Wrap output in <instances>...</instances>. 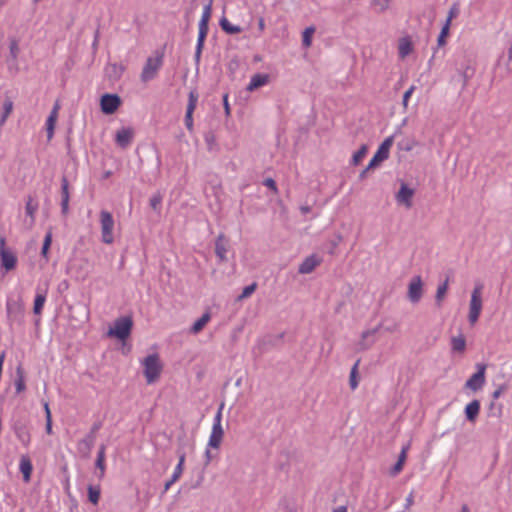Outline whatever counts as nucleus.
Here are the masks:
<instances>
[{
    "instance_id": "f257e3e1",
    "label": "nucleus",
    "mask_w": 512,
    "mask_h": 512,
    "mask_svg": "<svg viewBox=\"0 0 512 512\" xmlns=\"http://www.w3.org/2000/svg\"><path fill=\"white\" fill-rule=\"evenodd\" d=\"M144 375L148 384L154 383L162 372V364L158 354L148 355L143 359Z\"/></svg>"
},
{
    "instance_id": "f03ea898",
    "label": "nucleus",
    "mask_w": 512,
    "mask_h": 512,
    "mask_svg": "<svg viewBox=\"0 0 512 512\" xmlns=\"http://www.w3.org/2000/svg\"><path fill=\"white\" fill-rule=\"evenodd\" d=\"M132 326L133 321L131 317L125 316L117 318L114 321L113 326L110 327L107 331V336L114 337L123 341L130 336Z\"/></svg>"
},
{
    "instance_id": "7ed1b4c3",
    "label": "nucleus",
    "mask_w": 512,
    "mask_h": 512,
    "mask_svg": "<svg viewBox=\"0 0 512 512\" xmlns=\"http://www.w3.org/2000/svg\"><path fill=\"white\" fill-rule=\"evenodd\" d=\"M482 289L483 285L477 284L471 293L468 313V320L471 325H474L478 321L482 311Z\"/></svg>"
},
{
    "instance_id": "20e7f679",
    "label": "nucleus",
    "mask_w": 512,
    "mask_h": 512,
    "mask_svg": "<svg viewBox=\"0 0 512 512\" xmlns=\"http://www.w3.org/2000/svg\"><path fill=\"white\" fill-rule=\"evenodd\" d=\"M101 239L105 244H111L114 241L113 229L114 219L110 212L102 210L100 212Z\"/></svg>"
},
{
    "instance_id": "39448f33",
    "label": "nucleus",
    "mask_w": 512,
    "mask_h": 512,
    "mask_svg": "<svg viewBox=\"0 0 512 512\" xmlns=\"http://www.w3.org/2000/svg\"><path fill=\"white\" fill-rule=\"evenodd\" d=\"M8 321L21 324L24 318V304L21 299H8L6 303Z\"/></svg>"
},
{
    "instance_id": "423d86ee",
    "label": "nucleus",
    "mask_w": 512,
    "mask_h": 512,
    "mask_svg": "<svg viewBox=\"0 0 512 512\" xmlns=\"http://www.w3.org/2000/svg\"><path fill=\"white\" fill-rule=\"evenodd\" d=\"M162 66V56L158 57H149L143 67L141 73V80L143 82H148L154 79L157 75L158 70Z\"/></svg>"
},
{
    "instance_id": "0eeeda50",
    "label": "nucleus",
    "mask_w": 512,
    "mask_h": 512,
    "mask_svg": "<svg viewBox=\"0 0 512 512\" xmlns=\"http://www.w3.org/2000/svg\"><path fill=\"white\" fill-rule=\"evenodd\" d=\"M393 145V136L387 137L382 144L379 146L377 152L370 160L367 169H372L378 166L382 161L389 157L390 148Z\"/></svg>"
},
{
    "instance_id": "6e6552de",
    "label": "nucleus",
    "mask_w": 512,
    "mask_h": 512,
    "mask_svg": "<svg viewBox=\"0 0 512 512\" xmlns=\"http://www.w3.org/2000/svg\"><path fill=\"white\" fill-rule=\"evenodd\" d=\"M423 296V281L419 275L413 276L408 284L407 298L412 303H418Z\"/></svg>"
},
{
    "instance_id": "1a4fd4ad",
    "label": "nucleus",
    "mask_w": 512,
    "mask_h": 512,
    "mask_svg": "<svg viewBox=\"0 0 512 512\" xmlns=\"http://www.w3.org/2000/svg\"><path fill=\"white\" fill-rule=\"evenodd\" d=\"M476 367L477 372L474 373L465 383V387L472 391H478L485 384L486 365L479 363Z\"/></svg>"
},
{
    "instance_id": "9d476101",
    "label": "nucleus",
    "mask_w": 512,
    "mask_h": 512,
    "mask_svg": "<svg viewBox=\"0 0 512 512\" xmlns=\"http://www.w3.org/2000/svg\"><path fill=\"white\" fill-rule=\"evenodd\" d=\"M0 259L1 266L5 268L6 271H10L15 268L17 257L12 251L6 249L5 240L3 238L0 240Z\"/></svg>"
},
{
    "instance_id": "9b49d317",
    "label": "nucleus",
    "mask_w": 512,
    "mask_h": 512,
    "mask_svg": "<svg viewBox=\"0 0 512 512\" xmlns=\"http://www.w3.org/2000/svg\"><path fill=\"white\" fill-rule=\"evenodd\" d=\"M414 193V189L402 182L399 191L395 195L397 203L407 209L411 208Z\"/></svg>"
},
{
    "instance_id": "f8f14e48",
    "label": "nucleus",
    "mask_w": 512,
    "mask_h": 512,
    "mask_svg": "<svg viewBox=\"0 0 512 512\" xmlns=\"http://www.w3.org/2000/svg\"><path fill=\"white\" fill-rule=\"evenodd\" d=\"M121 104L119 96L115 94H105L101 97V110L105 114H113Z\"/></svg>"
},
{
    "instance_id": "ddd939ff",
    "label": "nucleus",
    "mask_w": 512,
    "mask_h": 512,
    "mask_svg": "<svg viewBox=\"0 0 512 512\" xmlns=\"http://www.w3.org/2000/svg\"><path fill=\"white\" fill-rule=\"evenodd\" d=\"M380 325L370 329L363 331L361 334V338L357 343V349L359 351H365L371 348L376 342V333L379 331Z\"/></svg>"
},
{
    "instance_id": "4468645a",
    "label": "nucleus",
    "mask_w": 512,
    "mask_h": 512,
    "mask_svg": "<svg viewBox=\"0 0 512 512\" xmlns=\"http://www.w3.org/2000/svg\"><path fill=\"white\" fill-rule=\"evenodd\" d=\"M197 102L198 94L195 91H191L189 93L188 105L185 115V125L190 132L193 131V113L196 109Z\"/></svg>"
},
{
    "instance_id": "2eb2a0df",
    "label": "nucleus",
    "mask_w": 512,
    "mask_h": 512,
    "mask_svg": "<svg viewBox=\"0 0 512 512\" xmlns=\"http://www.w3.org/2000/svg\"><path fill=\"white\" fill-rule=\"evenodd\" d=\"M208 23L209 21H206L204 19H200L199 21V33L195 51V60L197 63L200 61L202 49L204 47V42L208 34Z\"/></svg>"
},
{
    "instance_id": "dca6fc26",
    "label": "nucleus",
    "mask_w": 512,
    "mask_h": 512,
    "mask_svg": "<svg viewBox=\"0 0 512 512\" xmlns=\"http://www.w3.org/2000/svg\"><path fill=\"white\" fill-rule=\"evenodd\" d=\"M322 262V259L312 254L305 258L303 262L299 265L298 272L300 274H309L311 273L317 266H319Z\"/></svg>"
},
{
    "instance_id": "f3484780",
    "label": "nucleus",
    "mask_w": 512,
    "mask_h": 512,
    "mask_svg": "<svg viewBox=\"0 0 512 512\" xmlns=\"http://www.w3.org/2000/svg\"><path fill=\"white\" fill-rule=\"evenodd\" d=\"M59 109H60V105L58 102H56L47 118L46 131H47L48 140H51L54 135V129H55V125L57 122Z\"/></svg>"
},
{
    "instance_id": "a211bd4d",
    "label": "nucleus",
    "mask_w": 512,
    "mask_h": 512,
    "mask_svg": "<svg viewBox=\"0 0 512 512\" xmlns=\"http://www.w3.org/2000/svg\"><path fill=\"white\" fill-rule=\"evenodd\" d=\"M133 138V130L131 128H122L116 133V143L121 148L129 146Z\"/></svg>"
},
{
    "instance_id": "6ab92c4d",
    "label": "nucleus",
    "mask_w": 512,
    "mask_h": 512,
    "mask_svg": "<svg viewBox=\"0 0 512 512\" xmlns=\"http://www.w3.org/2000/svg\"><path fill=\"white\" fill-rule=\"evenodd\" d=\"M223 436H224L223 427H212V431L209 436L207 447L218 449L222 443Z\"/></svg>"
},
{
    "instance_id": "aec40b11",
    "label": "nucleus",
    "mask_w": 512,
    "mask_h": 512,
    "mask_svg": "<svg viewBox=\"0 0 512 512\" xmlns=\"http://www.w3.org/2000/svg\"><path fill=\"white\" fill-rule=\"evenodd\" d=\"M227 251H228V241L224 237L223 234H220L217 237L216 242H215V253L218 256V258L220 259V261L227 260V257H226Z\"/></svg>"
},
{
    "instance_id": "412c9836",
    "label": "nucleus",
    "mask_w": 512,
    "mask_h": 512,
    "mask_svg": "<svg viewBox=\"0 0 512 512\" xmlns=\"http://www.w3.org/2000/svg\"><path fill=\"white\" fill-rule=\"evenodd\" d=\"M459 73L463 78V86H466L475 73L474 62L468 59L464 65L459 67Z\"/></svg>"
},
{
    "instance_id": "4be33fe9",
    "label": "nucleus",
    "mask_w": 512,
    "mask_h": 512,
    "mask_svg": "<svg viewBox=\"0 0 512 512\" xmlns=\"http://www.w3.org/2000/svg\"><path fill=\"white\" fill-rule=\"evenodd\" d=\"M25 210L26 214L30 218L28 222V228H32L35 223V213L38 210V203L31 196L27 198Z\"/></svg>"
},
{
    "instance_id": "5701e85b",
    "label": "nucleus",
    "mask_w": 512,
    "mask_h": 512,
    "mask_svg": "<svg viewBox=\"0 0 512 512\" xmlns=\"http://www.w3.org/2000/svg\"><path fill=\"white\" fill-rule=\"evenodd\" d=\"M105 451L106 446L104 444L100 445L95 462V466L99 470L97 474L99 479H102L105 475Z\"/></svg>"
},
{
    "instance_id": "b1692460",
    "label": "nucleus",
    "mask_w": 512,
    "mask_h": 512,
    "mask_svg": "<svg viewBox=\"0 0 512 512\" xmlns=\"http://www.w3.org/2000/svg\"><path fill=\"white\" fill-rule=\"evenodd\" d=\"M15 434L18 440L24 445L28 446L31 440L30 433L24 424H16L14 427Z\"/></svg>"
},
{
    "instance_id": "393cba45",
    "label": "nucleus",
    "mask_w": 512,
    "mask_h": 512,
    "mask_svg": "<svg viewBox=\"0 0 512 512\" xmlns=\"http://www.w3.org/2000/svg\"><path fill=\"white\" fill-rule=\"evenodd\" d=\"M450 342L452 353L463 354L465 352L466 340L462 334L453 336Z\"/></svg>"
},
{
    "instance_id": "a878e982",
    "label": "nucleus",
    "mask_w": 512,
    "mask_h": 512,
    "mask_svg": "<svg viewBox=\"0 0 512 512\" xmlns=\"http://www.w3.org/2000/svg\"><path fill=\"white\" fill-rule=\"evenodd\" d=\"M480 411V402L478 400L471 401L465 407V415L468 421L475 422Z\"/></svg>"
},
{
    "instance_id": "bb28decb",
    "label": "nucleus",
    "mask_w": 512,
    "mask_h": 512,
    "mask_svg": "<svg viewBox=\"0 0 512 512\" xmlns=\"http://www.w3.org/2000/svg\"><path fill=\"white\" fill-rule=\"evenodd\" d=\"M211 319V314L209 312H205L199 319H197L194 324L190 328V333L193 335H196L200 333L204 327L207 325V323Z\"/></svg>"
},
{
    "instance_id": "cd10ccee",
    "label": "nucleus",
    "mask_w": 512,
    "mask_h": 512,
    "mask_svg": "<svg viewBox=\"0 0 512 512\" xmlns=\"http://www.w3.org/2000/svg\"><path fill=\"white\" fill-rule=\"evenodd\" d=\"M19 468L21 473L23 474V480L26 483L29 482L31 479L33 467L30 459L27 456L21 457Z\"/></svg>"
},
{
    "instance_id": "c85d7f7f",
    "label": "nucleus",
    "mask_w": 512,
    "mask_h": 512,
    "mask_svg": "<svg viewBox=\"0 0 512 512\" xmlns=\"http://www.w3.org/2000/svg\"><path fill=\"white\" fill-rule=\"evenodd\" d=\"M413 50L412 42L409 38L403 37L398 43V53L401 59L406 58Z\"/></svg>"
},
{
    "instance_id": "c756f323",
    "label": "nucleus",
    "mask_w": 512,
    "mask_h": 512,
    "mask_svg": "<svg viewBox=\"0 0 512 512\" xmlns=\"http://www.w3.org/2000/svg\"><path fill=\"white\" fill-rule=\"evenodd\" d=\"M268 75L266 74H255L251 78L250 83L247 86L248 91H253L259 87L264 86L268 82Z\"/></svg>"
},
{
    "instance_id": "7c9ffc66",
    "label": "nucleus",
    "mask_w": 512,
    "mask_h": 512,
    "mask_svg": "<svg viewBox=\"0 0 512 512\" xmlns=\"http://www.w3.org/2000/svg\"><path fill=\"white\" fill-rule=\"evenodd\" d=\"M178 456H179V460H178V463L174 469V472L172 474L171 477H173V480H179L183 471H184V464H185V459H186V454L185 452L181 451V450H178Z\"/></svg>"
},
{
    "instance_id": "2f4dec72",
    "label": "nucleus",
    "mask_w": 512,
    "mask_h": 512,
    "mask_svg": "<svg viewBox=\"0 0 512 512\" xmlns=\"http://www.w3.org/2000/svg\"><path fill=\"white\" fill-rule=\"evenodd\" d=\"M220 26L222 28L223 31H225L227 34H238L242 31V28L240 26H237V25H233L232 23H230V21L223 17L221 20H220Z\"/></svg>"
},
{
    "instance_id": "473e14b6",
    "label": "nucleus",
    "mask_w": 512,
    "mask_h": 512,
    "mask_svg": "<svg viewBox=\"0 0 512 512\" xmlns=\"http://www.w3.org/2000/svg\"><path fill=\"white\" fill-rule=\"evenodd\" d=\"M449 280L446 279L442 284H440L437 288L435 295V302L438 307L442 305V301L444 300L446 293L448 291Z\"/></svg>"
},
{
    "instance_id": "72a5a7b5",
    "label": "nucleus",
    "mask_w": 512,
    "mask_h": 512,
    "mask_svg": "<svg viewBox=\"0 0 512 512\" xmlns=\"http://www.w3.org/2000/svg\"><path fill=\"white\" fill-rule=\"evenodd\" d=\"M93 444L94 439L93 437L89 436L79 442V451L83 452L86 456H88Z\"/></svg>"
},
{
    "instance_id": "f704fd0d",
    "label": "nucleus",
    "mask_w": 512,
    "mask_h": 512,
    "mask_svg": "<svg viewBox=\"0 0 512 512\" xmlns=\"http://www.w3.org/2000/svg\"><path fill=\"white\" fill-rule=\"evenodd\" d=\"M314 33H315V27H313V26L307 27L303 31L302 44H303V46L305 48H308V47L311 46V44H312V36H313Z\"/></svg>"
},
{
    "instance_id": "c9c22d12",
    "label": "nucleus",
    "mask_w": 512,
    "mask_h": 512,
    "mask_svg": "<svg viewBox=\"0 0 512 512\" xmlns=\"http://www.w3.org/2000/svg\"><path fill=\"white\" fill-rule=\"evenodd\" d=\"M359 363H360V360H357L356 363L353 365L351 372H350L349 385L352 390H355L358 386L357 375H358Z\"/></svg>"
},
{
    "instance_id": "e433bc0d",
    "label": "nucleus",
    "mask_w": 512,
    "mask_h": 512,
    "mask_svg": "<svg viewBox=\"0 0 512 512\" xmlns=\"http://www.w3.org/2000/svg\"><path fill=\"white\" fill-rule=\"evenodd\" d=\"M88 498L89 501L93 504H97L100 499V488L99 486H92L90 485L88 487Z\"/></svg>"
},
{
    "instance_id": "4c0bfd02",
    "label": "nucleus",
    "mask_w": 512,
    "mask_h": 512,
    "mask_svg": "<svg viewBox=\"0 0 512 512\" xmlns=\"http://www.w3.org/2000/svg\"><path fill=\"white\" fill-rule=\"evenodd\" d=\"M17 379L15 380V388L17 393H21L25 390L24 374L20 367L17 368Z\"/></svg>"
},
{
    "instance_id": "58836bf2",
    "label": "nucleus",
    "mask_w": 512,
    "mask_h": 512,
    "mask_svg": "<svg viewBox=\"0 0 512 512\" xmlns=\"http://www.w3.org/2000/svg\"><path fill=\"white\" fill-rule=\"evenodd\" d=\"M123 70H124L123 67L119 66L117 64H110L107 67V72L109 74V77L114 78V79H118L121 76Z\"/></svg>"
},
{
    "instance_id": "ea45409f",
    "label": "nucleus",
    "mask_w": 512,
    "mask_h": 512,
    "mask_svg": "<svg viewBox=\"0 0 512 512\" xmlns=\"http://www.w3.org/2000/svg\"><path fill=\"white\" fill-rule=\"evenodd\" d=\"M45 300H46L45 294H37L36 295L35 300H34V307H33V312L35 314L41 313L42 308L45 303Z\"/></svg>"
},
{
    "instance_id": "a19ab883",
    "label": "nucleus",
    "mask_w": 512,
    "mask_h": 512,
    "mask_svg": "<svg viewBox=\"0 0 512 512\" xmlns=\"http://www.w3.org/2000/svg\"><path fill=\"white\" fill-rule=\"evenodd\" d=\"M256 288H257V283H255V282L246 286L242 290V293L238 296L237 300L242 301V300L250 297L255 292Z\"/></svg>"
},
{
    "instance_id": "79ce46f5",
    "label": "nucleus",
    "mask_w": 512,
    "mask_h": 512,
    "mask_svg": "<svg viewBox=\"0 0 512 512\" xmlns=\"http://www.w3.org/2000/svg\"><path fill=\"white\" fill-rule=\"evenodd\" d=\"M366 153H367V146L362 145L360 147V149L356 153H354V155L352 156V164L358 165L363 160V158L366 156Z\"/></svg>"
},
{
    "instance_id": "37998d69",
    "label": "nucleus",
    "mask_w": 512,
    "mask_h": 512,
    "mask_svg": "<svg viewBox=\"0 0 512 512\" xmlns=\"http://www.w3.org/2000/svg\"><path fill=\"white\" fill-rule=\"evenodd\" d=\"M162 203V195L158 192L152 195V197L149 200L150 207L154 210L159 212L160 206Z\"/></svg>"
},
{
    "instance_id": "c03bdc74",
    "label": "nucleus",
    "mask_w": 512,
    "mask_h": 512,
    "mask_svg": "<svg viewBox=\"0 0 512 512\" xmlns=\"http://www.w3.org/2000/svg\"><path fill=\"white\" fill-rule=\"evenodd\" d=\"M389 0H373L372 4L378 13H383L389 7Z\"/></svg>"
},
{
    "instance_id": "a18cd8bd",
    "label": "nucleus",
    "mask_w": 512,
    "mask_h": 512,
    "mask_svg": "<svg viewBox=\"0 0 512 512\" xmlns=\"http://www.w3.org/2000/svg\"><path fill=\"white\" fill-rule=\"evenodd\" d=\"M449 30H450V26L444 24L442 29H441V32L438 36V39H437V42H438V45L439 46H443L445 45L446 43V37L448 36L449 34Z\"/></svg>"
},
{
    "instance_id": "49530a36",
    "label": "nucleus",
    "mask_w": 512,
    "mask_h": 512,
    "mask_svg": "<svg viewBox=\"0 0 512 512\" xmlns=\"http://www.w3.org/2000/svg\"><path fill=\"white\" fill-rule=\"evenodd\" d=\"M61 194L63 200H70L69 195V183L66 177L62 178V184H61Z\"/></svg>"
},
{
    "instance_id": "de8ad7c7",
    "label": "nucleus",
    "mask_w": 512,
    "mask_h": 512,
    "mask_svg": "<svg viewBox=\"0 0 512 512\" xmlns=\"http://www.w3.org/2000/svg\"><path fill=\"white\" fill-rule=\"evenodd\" d=\"M416 90L415 85H411L407 91H405L402 99L403 108L406 110L408 108V102L414 91Z\"/></svg>"
},
{
    "instance_id": "09e8293b",
    "label": "nucleus",
    "mask_w": 512,
    "mask_h": 512,
    "mask_svg": "<svg viewBox=\"0 0 512 512\" xmlns=\"http://www.w3.org/2000/svg\"><path fill=\"white\" fill-rule=\"evenodd\" d=\"M458 13H459V8H458V6H457L456 4H454V5L450 8V10H449V12H448V16H447V19H446L445 24H446V25H448V26H450V25H451V21H452V19H454L455 17H457Z\"/></svg>"
},
{
    "instance_id": "8fccbe9b",
    "label": "nucleus",
    "mask_w": 512,
    "mask_h": 512,
    "mask_svg": "<svg viewBox=\"0 0 512 512\" xmlns=\"http://www.w3.org/2000/svg\"><path fill=\"white\" fill-rule=\"evenodd\" d=\"M9 49H10L11 57L13 59H17L18 54H19V46H18V42L15 39L10 41Z\"/></svg>"
},
{
    "instance_id": "3c124183",
    "label": "nucleus",
    "mask_w": 512,
    "mask_h": 512,
    "mask_svg": "<svg viewBox=\"0 0 512 512\" xmlns=\"http://www.w3.org/2000/svg\"><path fill=\"white\" fill-rule=\"evenodd\" d=\"M212 13V0L209 1L207 5L204 6L201 19L209 21Z\"/></svg>"
},
{
    "instance_id": "603ef678",
    "label": "nucleus",
    "mask_w": 512,
    "mask_h": 512,
    "mask_svg": "<svg viewBox=\"0 0 512 512\" xmlns=\"http://www.w3.org/2000/svg\"><path fill=\"white\" fill-rule=\"evenodd\" d=\"M224 407V404L222 403L214 417V423L212 427H222V409Z\"/></svg>"
},
{
    "instance_id": "864d4df0",
    "label": "nucleus",
    "mask_w": 512,
    "mask_h": 512,
    "mask_svg": "<svg viewBox=\"0 0 512 512\" xmlns=\"http://www.w3.org/2000/svg\"><path fill=\"white\" fill-rule=\"evenodd\" d=\"M505 69L507 72H512V42L509 45L508 48V56L507 60L505 61Z\"/></svg>"
},
{
    "instance_id": "5fc2aeb1",
    "label": "nucleus",
    "mask_w": 512,
    "mask_h": 512,
    "mask_svg": "<svg viewBox=\"0 0 512 512\" xmlns=\"http://www.w3.org/2000/svg\"><path fill=\"white\" fill-rule=\"evenodd\" d=\"M263 184L270 188L271 190H273L274 193H277L278 190H277V186H276V182L272 179V178H267L264 180Z\"/></svg>"
},
{
    "instance_id": "6e6d98bb",
    "label": "nucleus",
    "mask_w": 512,
    "mask_h": 512,
    "mask_svg": "<svg viewBox=\"0 0 512 512\" xmlns=\"http://www.w3.org/2000/svg\"><path fill=\"white\" fill-rule=\"evenodd\" d=\"M404 462L398 460L391 470V475H397L403 468Z\"/></svg>"
},
{
    "instance_id": "4d7b16f0",
    "label": "nucleus",
    "mask_w": 512,
    "mask_h": 512,
    "mask_svg": "<svg viewBox=\"0 0 512 512\" xmlns=\"http://www.w3.org/2000/svg\"><path fill=\"white\" fill-rule=\"evenodd\" d=\"M69 211V200H61V213L66 216Z\"/></svg>"
},
{
    "instance_id": "13d9d810",
    "label": "nucleus",
    "mask_w": 512,
    "mask_h": 512,
    "mask_svg": "<svg viewBox=\"0 0 512 512\" xmlns=\"http://www.w3.org/2000/svg\"><path fill=\"white\" fill-rule=\"evenodd\" d=\"M408 449H409V445H406V446H404V447L402 448V450H401V453H400V455H399L398 460H400V461H402V462H404V463H405L406 458H407V451H408Z\"/></svg>"
},
{
    "instance_id": "bf43d9fd",
    "label": "nucleus",
    "mask_w": 512,
    "mask_h": 512,
    "mask_svg": "<svg viewBox=\"0 0 512 512\" xmlns=\"http://www.w3.org/2000/svg\"><path fill=\"white\" fill-rule=\"evenodd\" d=\"M52 242V232L49 230L44 238L43 245L50 246Z\"/></svg>"
},
{
    "instance_id": "052dcab7",
    "label": "nucleus",
    "mask_w": 512,
    "mask_h": 512,
    "mask_svg": "<svg viewBox=\"0 0 512 512\" xmlns=\"http://www.w3.org/2000/svg\"><path fill=\"white\" fill-rule=\"evenodd\" d=\"M413 504H414V496H413V492H411V493L407 496V498H406L405 507H406V508H409V507H411Z\"/></svg>"
},
{
    "instance_id": "680f3d73",
    "label": "nucleus",
    "mask_w": 512,
    "mask_h": 512,
    "mask_svg": "<svg viewBox=\"0 0 512 512\" xmlns=\"http://www.w3.org/2000/svg\"><path fill=\"white\" fill-rule=\"evenodd\" d=\"M342 235L341 234H337L335 239L331 242V245H332V248H336L338 246V244L342 241Z\"/></svg>"
},
{
    "instance_id": "e2e57ef3",
    "label": "nucleus",
    "mask_w": 512,
    "mask_h": 512,
    "mask_svg": "<svg viewBox=\"0 0 512 512\" xmlns=\"http://www.w3.org/2000/svg\"><path fill=\"white\" fill-rule=\"evenodd\" d=\"M417 145V142L412 140L410 142H408L407 144H405L404 146H402V149H404L405 151H410L413 149V147Z\"/></svg>"
},
{
    "instance_id": "0e129e2a",
    "label": "nucleus",
    "mask_w": 512,
    "mask_h": 512,
    "mask_svg": "<svg viewBox=\"0 0 512 512\" xmlns=\"http://www.w3.org/2000/svg\"><path fill=\"white\" fill-rule=\"evenodd\" d=\"M213 456L209 450V448L207 447L206 451H205V465H208L211 460H212Z\"/></svg>"
},
{
    "instance_id": "69168bd1",
    "label": "nucleus",
    "mask_w": 512,
    "mask_h": 512,
    "mask_svg": "<svg viewBox=\"0 0 512 512\" xmlns=\"http://www.w3.org/2000/svg\"><path fill=\"white\" fill-rule=\"evenodd\" d=\"M175 482H177V480H173V477L166 481L164 484V492L168 491Z\"/></svg>"
},
{
    "instance_id": "338daca9",
    "label": "nucleus",
    "mask_w": 512,
    "mask_h": 512,
    "mask_svg": "<svg viewBox=\"0 0 512 512\" xmlns=\"http://www.w3.org/2000/svg\"><path fill=\"white\" fill-rule=\"evenodd\" d=\"M45 429L48 434H52V419H46Z\"/></svg>"
},
{
    "instance_id": "774afa93",
    "label": "nucleus",
    "mask_w": 512,
    "mask_h": 512,
    "mask_svg": "<svg viewBox=\"0 0 512 512\" xmlns=\"http://www.w3.org/2000/svg\"><path fill=\"white\" fill-rule=\"evenodd\" d=\"M332 512H348L346 506H338L332 510Z\"/></svg>"
}]
</instances>
